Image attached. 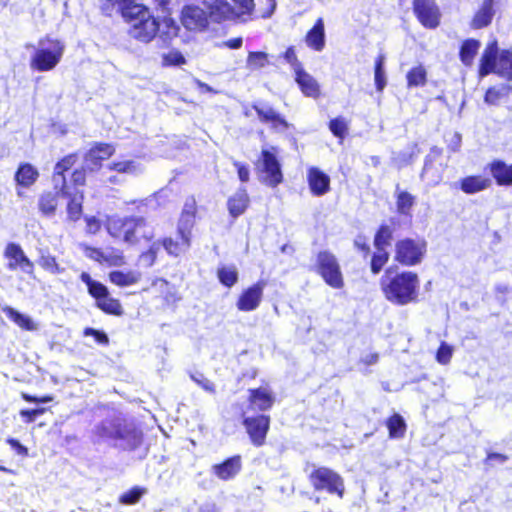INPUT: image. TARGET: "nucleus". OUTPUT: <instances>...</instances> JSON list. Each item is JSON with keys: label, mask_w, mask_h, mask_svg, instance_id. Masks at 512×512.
I'll return each instance as SVG.
<instances>
[{"label": "nucleus", "mask_w": 512, "mask_h": 512, "mask_svg": "<svg viewBox=\"0 0 512 512\" xmlns=\"http://www.w3.org/2000/svg\"><path fill=\"white\" fill-rule=\"evenodd\" d=\"M125 21L130 23L129 35L143 43H149L158 35V41L166 46L177 36L179 26L173 19H165L161 24L144 5H133Z\"/></svg>", "instance_id": "obj_1"}, {"label": "nucleus", "mask_w": 512, "mask_h": 512, "mask_svg": "<svg viewBox=\"0 0 512 512\" xmlns=\"http://www.w3.org/2000/svg\"><path fill=\"white\" fill-rule=\"evenodd\" d=\"M385 298L399 306L415 303L419 295V277L411 271H403L392 275V267L385 270L380 280Z\"/></svg>", "instance_id": "obj_2"}, {"label": "nucleus", "mask_w": 512, "mask_h": 512, "mask_svg": "<svg viewBox=\"0 0 512 512\" xmlns=\"http://www.w3.org/2000/svg\"><path fill=\"white\" fill-rule=\"evenodd\" d=\"M478 73L481 78L494 73L508 81L512 80V52L500 50L495 40L490 42L481 56Z\"/></svg>", "instance_id": "obj_3"}, {"label": "nucleus", "mask_w": 512, "mask_h": 512, "mask_svg": "<svg viewBox=\"0 0 512 512\" xmlns=\"http://www.w3.org/2000/svg\"><path fill=\"white\" fill-rule=\"evenodd\" d=\"M101 435L126 440L131 446L137 448L141 445L142 432L136 425L120 414L108 417L98 426Z\"/></svg>", "instance_id": "obj_4"}, {"label": "nucleus", "mask_w": 512, "mask_h": 512, "mask_svg": "<svg viewBox=\"0 0 512 512\" xmlns=\"http://www.w3.org/2000/svg\"><path fill=\"white\" fill-rule=\"evenodd\" d=\"M232 6L227 0H204L203 3L209 9L211 19L220 23L225 20L246 21L244 16H250L254 10V0H233Z\"/></svg>", "instance_id": "obj_5"}, {"label": "nucleus", "mask_w": 512, "mask_h": 512, "mask_svg": "<svg viewBox=\"0 0 512 512\" xmlns=\"http://www.w3.org/2000/svg\"><path fill=\"white\" fill-rule=\"evenodd\" d=\"M111 225L123 235L124 242L130 245L139 243L141 239L149 241L154 237L153 228L142 216L117 218L111 221Z\"/></svg>", "instance_id": "obj_6"}, {"label": "nucleus", "mask_w": 512, "mask_h": 512, "mask_svg": "<svg viewBox=\"0 0 512 512\" xmlns=\"http://www.w3.org/2000/svg\"><path fill=\"white\" fill-rule=\"evenodd\" d=\"M64 50L65 45L59 40H41L31 56L30 67L39 72L51 71L60 62Z\"/></svg>", "instance_id": "obj_7"}, {"label": "nucleus", "mask_w": 512, "mask_h": 512, "mask_svg": "<svg viewBox=\"0 0 512 512\" xmlns=\"http://www.w3.org/2000/svg\"><path fill=\"white\" fill-rule=\"evenodd\" d=\"M80 280L87 286L88 294L95 299V305L106 314L121 316L124 311L118 299L111 297L106 285L94 280L88 272L80 274Z\"/></svg>", "instance_id": "obj_8"}, {"label": "nucleus", "mask_w": 512, "mask_h": 512, "mask_svg": "<svg viewBox=\"0 0 512 512\" xmlns=\"http://www.w3.org/2000/svg\"><path fill=\"white\" fill-rule=\"evenodd\" d=\"M314 271L322 277L328 286L334 289H341L344 286L340 264L330 251H320L316 255Z\"/></svg>", "instance_id": "obj_9"}, {"label": "nucleus", "mask_w": 512, "mask_h": 512, "mask_svg": "<svg viewBox=\"0 0 512 512\" xmlns=\"http://www.w3.org/2000/svg\"><path fill=\"white\" fill-rule=\"evenodd\" d=\"M309 481L315 491H326L343 498L345 486L342 477L326 467L314 469L309 475Z\"/></svg>", "instance_id": "obj_10"}, {"label": "nucleus", "mask_w": 512, "mask_h": 512, "mask_svg": "<svg viewBox=\"0 0 512 512\" xmlns=\"http://www.w3.org/2000/svg\"><path fill=\"white\" fill-rule=\"evenodd\" d=\"M427 244L424 240L412 238L398 240L395 244V260L405 266H415L422 262Z\"/></svg>", "instance_id": "obj_11"}, {"label": "nucleus", "mask_w": 512, "mask_h": 512, "mask_svg": "<svg viewBox=\"0 0 512 512\" xmlns=\"http://www.w3.org/2000/svg\"><path fill=\"white\" fill-rule=\"evenodd\" d=\"M276 153L275 147L262 149L258 163V169L262 174L260 180L270 187H276L283 181L281 163Z\"/></svg>", "instance_id": "obj_12"}, {"label": "nucleus", "mask_w": 512, "mask_h": 512, "mask_svg": "<svg viewBox=\"0 0 512 512\" xmlns=\"http://www.w3.org/2000/svg\"><path fill=\"white\" fill-rule=\"evenodd\" d=\"M413 10L420 23L429 29L440 24V11L434 0H414Z\"/></svg>", "instance_id": "obj_13"}, {"label": "nucleus", "mask_w": 512, "mask_h": 512, "mask_svg": "<svg viewBox=\"0 0 512 512\" xmlns=\"http://www.w3.org/2000/svg\"><path fill=\"white\" fill-rule=\"evenodd\" d=\"M252 108L259 120L264 124H269L271 129L285 131L289 128L290 124L286 119L268 103L257 102L252 105Z\"/></svg>", "instance_id": "obj_14"}, {"label": "nucleus", "mask_w": 512, "mask_h": 512, "mask_svg": "<svg viewBox=\"0 0 512 512\" xmlns=\"http://www.w3.org/2000/svg\"><path fill=\"white\" fill-rule=\"evenodd\" d=\"M208 12L199 6L185 5L181 12V22L188 30H204L208 26V17L211 18L209 9Z\"/></svg>", "instance_id": "obj_15"}, {"label": "nucleus", "mask_w": 512, "mask_h": 512, "mask_svg": "<svg viewBox=\"0 0 512 512\" xmlns=\"http://www.w3.org/2000/svg\"><path fill=\"white\" fill-rule=\"evenodd\" d=\"M78 156L75 153L69 154L58 161L54 167L53 184L54 189L59 190L62 197L72 196L70 187L67 185L64 173L69 170L77 161Z\"/></svg>", "instance_id": "obj_16"}, {"label": "nucleus", "mask_w": 512, "mask_h": 512, "mask_svg": "<svg viewBox=\"0 0 512 512\" xmlns=\"http://www.w3.org/2000/svg\"><path fill=\"white\" fill-rule=\"evenodd\" d=\"M270 418L266 415H258L256 417H244L243 425L249 434L252 443L256 446L264 444L266 434L269 429Z\"/></svg>", "instance_id": "obj_17"}, {"label": "nucleus", "mask_w": 512, "mask_h": 512, "mask_svg": "<svg viewBox=\"0 0 512 512\" xmlns=\"http://www.w3.org/2000/svg\"><path fill=\"white\" fill-rule=\"evenodd\" d=\"M265 286L266 283L264 281H258L257 283L245 289L238 298L236 303L237 308L240 311L245 312L257 309L262 300Z\"/></svg>", "instance_id": "obj_18"}, {"label": "nucleus", "mask_w": 512, "mask_h": 512, "mask_svg": "<svg viewBox=\"0 0 512 512\" xmlns=\"http://www.w3.org/2000/svg\"><path fill=\"white\" fill-rule=\"evenodd\" d=\"M5 257L11 261L8 263L10 270L20 268L24 273L31 274L34 269L33 262L25 255L22 247L14 242L8 243L5 251Z\"/></svg>", "instance_id": "obj_19"}, {"label": "nucleus", "mask_w": 512, "mask_h": 512, "mask_svg": "<svg viewBox=\"0 0 512 512\" xmlns=\"http://www.w3.org/2000/svg\"><path fill=\"white\" fill-rule=\"evenodd\" d=\"M115 149L106 143H97L84 156V167L93 172L102 166V161L109 158Z\"/></svg>", "instance_id": "obj_20"}, {"label": "nucleus", "mask_w": 512, "mask_h": 512, "mask_svg": "<svg viewBox=\"0 0 512 512\" xmlns=\"http://www.w3.org/2000/svg\"><path fill=\"white\" fill-rule=\"evenodd\" d=\"M307 182L312 195L323 196L330 191V176L318 167H310L307 171Z\"/></svg>", "instance_id": "obj_21"}, {"label": "nucleus", "mask_w": 512, "mask_h": 512, "mask_svg": "<svg viewBox=\"0 0 512 512\" xmlns=\"http://www.w3.org/2000/svg\"><path fill=\"white\" fill-rule=\"evenodd\" d=\"M500 0H483L479 9L470 22L472 29H482L489 26L495 16V6Z\"/></svg>", "instance_id": "obj_22"}, {"label": "nucleus", "mask_w": 512, "mask_h": 512, "mask_svg": "<svg viewBox=\"0 0 512 512\" xmlns=\"http://www.w3.org/2000/svg\"><path fill=\"white\" fill-rule=\"evenodd\" d=\"M242 469L240 455H234L223 462L213 465V473L221 480L227 481L234 478Z\"/></svg>", "instance_id": "obj_23"}, {"label": "nucleus", "mask_w": 512, "mask_h": 512, "mask_svg": "<svg viewBox=\"0 0 512 512\" xmlns=\"http://www.w3.org/2000/svg\"><path fill=\"white\" fill-rule=\"evenodd\" d=\"M487 168L498 186H512V164L496 159Z\"/></svg>", "instance_id": "obj_24"}, {"label": "nucleus", "mask_w": 512, "mask_h": 512, "mask_svg": "<svg viewBox=\"0 0 512 512\" xmlns=\"http://www.w3.org/2000/svg\"><path fill=\"white\" fill-rule=\"evenodd\" d=\"M492 184L491 179L481 175H471L460 179L455 186L466 194H475L486 190Z\"/></svg>", "instance_id": "obj_25"}, {"label": "nucleus", "mask_w": 512, "mask_h": 512, "mask_svg": "<svg viewBox=\"0 0 512 512\" xmlns=\"http://www.w3.org/2000/svg\"><path fill=\"white\" fill-rule=\"evenodd\" d=\"M294 74L295 81L305 96L317 98L320 95V86L318 82L312 75L307 73L304 68Z\"/></svg>", "instance_id": "obj_26"}, {"label": "nucleus", "mask_w": 512, "mask_h": 512, "mask_svg": "<svg viewBox=\"0 0 512 512\" xmlns=\"http://www.w3.org/2000/svg\"><path fill=\"white\" fill-rule=\"evenodd\" d=\"M305 42L315 51H322L325 47V26L322 18H318L313 27L307 32Z\"/></svg>", "instance_id": "obj_27"}, {"label": "nucleus", "mask_w": 512, "mask_h": 512, "mask_svg": "<svg viewBox=\"0 0 512 512\" xmlns=\"http://www.w3.org/2000/svg\"><path fill=\"white\" fill-rule=\"evenodd\" d=\"M275 401L274 396L265 388L249 389L250 405L259 411L269 410Z\"/></svg>", "instance_id": "obj_28"}, {"label": "nucleus", "mask_w": 512, "mask_h": 512, "mask_svg": "<svg viewBox=\"0 0 512 512\" xmlns=\"http://www.w3.org/2000/svg\"><path fill=\"white\" fill-rule=\"evenodd\" d=\"M39 177V172L36 167L30 163H21L14 175V180L17 185L28 188L33 185Z\"/></svg>", "instance_id": "obj_29"}, {"label": "nucleus", "mask_w": 512, "mask_h": 512, "mask_svg": "<svg viewBox=\"0 0 512 512\" xmlns=\"http://www.w3.org/2000/svg\"><path fill=\"white\" fill-rule=\"evenodd\" d=\"M133 5L138 4L134 0H101V9L105 15L111 16L116 12L124 19L131 12Z\"/></svg>", "instance_id": "obj_30"}, {"label": "nucleus", "mask_w": 512, "mask_h": 512, "mask_svg": "<svg viewBox=\"0 0 512 512\" xmlns=\"http://www.w3.org/2000/svg\"><path fill=\"white\" fill-rule=\"evenodd\" d=\"M249 196L246 189L240 188L233 196L228 199L227 207L229 214L233 218L242 215L248 207Z\"/></svg>", "instance_id": "obj_31"}, {"label": "nucleus", "mask_w": 512, "mask_h": 512, "mask_svg": "<svg viewBox=\"0 0 512 512\" xmlns=\"http://www.w3.org/2000/svg\"><path fill=\"white\" fill-rule=\"evenodd\" d=\"M6 316L18 325L21 329L26 331L37 330V325L34 320L27 314H24L11 306H4L2 308Z\"/></svg>", "instance_id": "obj_32"}, {"label": "nucleus", "mask_w": 512, "mask_h": 512, "mask_svg": "<svg viewBox=\"0 0 512 512\" xmlns=\"http://www.w3.org/2000/svg\"><path fill=\"white\" fill-rule=\"evenodd\" d=\"M108 276L109 280L119 287L134 285L141 279V273L135 270H113L109 273Z\"/></svg>", "instance_id": "obj_33"}, {"label": "nucleus", "mask_w": 512, "mask_h": 512, "mask_svg": "<svg viewBox=\"0 0 512 512\" xmlns=\"http://www.w3.org/2000/svg\"><path fill=\"white\" fill-rule=\"evenodd\" d=\"M395 197L397 212L403 216L411 215V209L415 205L416 198L411 193L400 190L399 184L396 185Z\"/></svg>", "instance_id": "obj_34"}, {"label": "nucleus", "mask_w": 512, "mask_h": 512, "mask_svg": "<svg viewBox=\"0 0 512 512\" xmlns=\"http://www.w3.org/2000/svg\"><path fill=\"white\" fill-rule=\"evenodd\" d=\"M480 46V41L474 38H469L462 42L459 57L465 66H470L473 63Z\"/></svg>", "instance_id": "obj_35"}, {"label": "nucleus", "mask_w": 512, "mask_h": 512, "mask_svg": "<svg viewBox=\"0 0 512 512\" xmlns=\"http://www.w3.org/2000/svg\"><path fill=\"white\" fill-rule=\"evenodd\" d=\"M512 90L509 84H500L489 87L484 95V102L488 105L497 106L501 99L507 97Z\"/></svg>", "instance_id": "obj_36"}, {"label": "nucleus", "mask_w": 512, "mask_h": 512, "mask_svg": "<svg viewBox=\"0 0 512 512\" xmlns=\"http://www.w3.org/2000/svg\"><path fill=\"white\" fill-rule=\"evenodd\" d=\"M394 230L387 224H381L377 229L373 244L376 250H386L393 240Z\"/></svg>", "instance_id": "obj_37"}, {"label": "nucleus", "mask_w": 512, "mask_h": 512, "mask_svg": "<svg viewBox=\"0 0 512 512\" xmlns=\"http://www.w3.org/2000/svg\"><path fill=\"white\" fill-rule=\"evenodd\" d=\"M57 196H62L59 193V190H56V192H45L40 196L38 207L45 216L50 217L55 214L57 208Z\"/></svg>", "instance_id": "obj_38"}, {"label": "nucleus", "mask_w": 512, "mask_h": 512, "mask_svg": "<svg viewBox=\"0 0 512 512\" xmlns=\"http://www.w3.org/2000/svg\"><path fill=\"white\" fill-rule=\"evenodd\" d=\"M374 82L378 92H382L387 84L384 54H379L375 60Z\"/></svg>", "instance_id": "obj_39"}, {"label": "nucleus", "mask_w": 512, "mask_h": 512, "mask_svg": "<svg viewBox=\"0 0 512 512\" xmlns=\"http://www.w3.org/2000/svg\"><path fill=\"white\" fill-rule=\"evenodd\" d=\"M406 79L409 88L422 87L427 82V71L422 65H418L407 72Z\"/></svg>", "instance_id": "obj_40"}, {"label": "nucleus", "mask_w": 512, "mask_h": 512, "mask_svg": "<svg viewBox=\"0 0 512 512\" xmlns=\"http://www.w3.org/2000/svg\"><path fill=\"white\" fill-rule=\"evenodd\" d=\"M220 283L228 288L234 286L238 281V271L234 266H222L217 271Z\"/></svg>", "instance_id": "obj_41"}, {"label": "nucleus", "mask_w": 512, "mask_h": 512, "mask_svg": "<svg viewBox=\"0 0 512 512\" xmlns=\"http://www.w3.org/2000/svg\"><path fill=\"white\" fill-rule=\"evenodd\" d=\"M387 428L389 431V435L392 438H399L403 436L405 430H406V423L404 421V418L400 414H393L388 420H387Z\"/></svg>", "instance_id": "obj_42"}, {"label": "nucleus", "mask_w": 512, "mask_h": 512, "mask_svg": "<svg viewBox=\"0 0 512 512\" xmlns=\"http://www.w3.org/2000/svg\"><path fill=\"white\" fill-rule=\"evenodd\" d=\"M195 216L187 213H181V217L178 223V232L181 235L183 244L189 245L190 230L194 225Z\"/></svg>", "instance_id": "obj_43"}, {"label": "nucleus", "mask_w": 512, "mask_h": 512, "mask_svg": "<svg viewBox=\"0 0 512 512\" xmlns=\"http://www.w3.org/2000/svg\"><path fill=\"white\" fill-rule=\"evenodd\" d=\"M145 493V488L134 486L119 496V502L124 505H134L139 502Z\"/></svg>", "instance_id": "obj_44"}, {"label": "nucleus", "mask_w": 512, "mask_h": 512, "mask_svg": "<svg viewBox=\"0 0 512 512\" xmlns=\"http://www.w3.org/2000/svg\"><path fill=\"white\" fill-rule=\"evenodd\" d=\"M38 264L46 271L52 274H61L64 271V268H61L54 256H52L48 252H44L41 250V256L38 261Z\"/></svg>", "instance_id": "obj_45"}, {"label": "nucleus", "mask_w": 512, "mask_h": 512, "mask_svg": "<svg viewBox=\"0 0 512 512\" xmlns=\"http://www.w3.org/2000/svg\"><path fill=\"white\" fill-rule=\"evenodd\" d=\"M389 257L390 254L387 250H376V252L373 253L370 262L371 272L374 275L379 274L384 265L389 261Z\"/></svg>", "instance_id": "obj_46"}, {"label": "nucleus", "mask_w": 512, "mask_h": 512, "mask_svg": "<svg viewBox=\"0 0 512 512\" xmlns=\"http://www.w3.org/2000/svg\"><path fill=\"white\" fill-rule=\"evenodd\" d=\"M268 64V54L262 51L249 52L247 57V68L256 70Z\"/></svg>", "instance_id": "obj_47"}, {"label": "nucleus", "mask_w": 512, "mask_h": 512, "mask_svg": "<svg viewBox=\"0 0 512 512\" xmlns=\"http://www.w3.org/2000/svg\"><path fill=\"white\" fill-rule=\"evenodd\" d=\"M160 249L161 245L159 242L152 243L150 248L140 255L139 261L141 262V264L145 267H151L155 263L157 254L160 251Z\"/></svg>", "instance_id": "obj_48"}, {"label": "nucleus", "mask_w": 512, "mask_h": 512, "mask_svg": "<svg viewBox=\"0 0 512 512\" xmlns=\"http://www.w3.org/2000/svg\"><path fill=\"white\" fill-rule=\"evenodd\" d=\"M103 263L109 266H122L125 263L124 256L121 251L108 248L104 251Z\"/></svg>", "instance_id": "obj_49"}, {"label": "nucleus", "mask_w": 512, "mask_h": 512, "mask_svg": "<svg viewBox=\"0 0 512 512\" xmlns=\"http://www.w3.org/2000/svg\"><path fill=\"white\" fill-rule=\"evenodd\" d=\"M329 129L334 136L338 138H344L347 133L348 127L344 118L336 117L330 120Z\"/></svg>", "instance_id": "obj_50"}, {"label": "nucleus", "mask_w": 512, "mask_h": 512, "mask_svg": "<svg viewBox=\"0 0 512 512\" xmlns=\"http://www.w3.org/2000/svg\"><path fill=\"white\" fill-rule=\"evenodd\" d=\"M109 169L119 173H135L137 163L133 160L116 161L110 164Z\"/></svg>", "instance_id": "obj_51"}, {"label": "nucleus", "mask_w": 512, "mask_h": 512, "mask_svg": "<svg viewBox=\"0 0 512 512\" xmlns=\"http://www.w3.org/2000/svg\"><path fill=\"white\" fill-rule=\"evenodd\" d=\"M83 335L85 337H93L94 341L99 345H108L109 344V337L107 333L103 330H99L92 327H86L83 330Z\"/></svg>", "instance_id": "obj_52"}, {"label": "nucleus", "mask_w": 512, "mask_h": 512, "mask_svg": "<svg viewBox=\"0 0 512 512\" xmlns=\"http://www.w3.org/2000/svg\"><path fill=\"white\" fill-rule=\"evenodd\" d=\"M453 354V348L446 342H441L437 352H436V360L440 364H447Z\"/></svg>", "instance_id": "obj_53"}, {"label": "nucleus", "mask_w": 512, "mask_h": 512, "mask_svg": "<svg viewBox=\"0 0 512 512\" xmlns=\"http://www.w3.org/2000/svg\"><path fill=\"white\" fill-rule=\"evenodd\" d=\"M282 57L291 66L294 73L303 68L302 63L298 60L294 46H290L283 53Z\"/></svg>", "instance_id": "obj_54"}, {"label": "nucleus", "mask_w": 512, "mask_h": 512, "mask_svg": "<svg viewBox=\"0 0 512 512\" xmlns=\"http://www.w3.org/2000/svg\"><path fill=\"white\" fill-rule=\"evenodd\" d=\"M69 198L70 200L67 205L68 217L72 221H77L82 214V204L75 197L71 198L70 196Z\"/></svg>", "instance_id": "obj_55"}, {"label": "nucleus", "mask_w": 512, "mask_h": 512, "mask_svg": "<svg viewBox=\"0 0 512 512\" xmlns=\"http://www.w3.org/2000/svg\"><path fill=\"white\" fill-rule=\"evenodd\" d=\"M80 247L82 248V250L87 258L92 259L100 264H103V257H104L103 250H101L99 248L91 247L87 244H81Z\"/></svg>", "instance_id": "obj_56"}, {"label": "nucleus", "mask_w": 512, "mask_h": 512, "mask_svg": "<svg viewBox=\"0 0 512 512\" xmlns=\"http://www.w3.org/2000/svg\"><path fill=\"white\" fill-rule=\"evenodd\" d=\"M191 379L197 383L203 390L209 393H215V385L207 379L202 373L191 374Z\"/></svg>", "instance_id": "obj_57"}, {"label": "nucleus", "mask_w": 512, "mask_h": 512, "mask_svg": "<svg viewBox=\"0 0 512 512\" xmlns=\"http://www.w3.org/2000/svg\"><path fill=\"white\" fill-rule=\"evenodd\" d=\"M164 64L180 66L186 62L185 57L179 51H172L163 56Z\"/></svg>", "instance_id": "obj_58"}, {"label": "nucleus", "mask_w": 512, "mask_h": 512, "mask_svg": "<svg viewBox=\"0 0 512 512\" xmlns=\"http://www.w3.org/2000/svg\"><path fill=\"white\" fill-rule=\"evenodd\" d=\"M161 247H163L168 254L177 256L180 252L179 243L175 242L171 238H165L162 243H160Z\"/></svg>", "instance_id": "obj_59"}, {"label": "nucleus", "mask_w": 512, "mask_h": 512, "mask_svg": "<svg viewBox=\"0 0 512 512\" xmlns=\"http://www.w3.org/2000/svg\"><path fill=\"white\" fill-rule=\"evenodd\" d=\"M234 166L237 168L238 177L241 182L245 183L249 181L250 171L246 164L234 161Z\"/></svg>", "instance_id": "obj_60"}, {"label": "nucleus", "mask_w": 512, "mask_h": 512, "mask_svg": "<svg viewBox=\"0 0 512 512\" xmlns=\"http://www.w3.org/2000/svg\"><path fill=\"white\" fill-rule=\"evenodd\" d=\"M354 246L358 250L362 251L365 256L370 253V246L367 243V239L364 235L359 234L356 236V238L354 239Z\"/></svg>", "instance_id": "obj_61"}, {"label": "nucleus", "mask_w": 512, "mask_h": 512, "mask_svg": "<svg viewBox=\"0 0 512 512\" xmlns=\"http://www.w3.org/2000/svg\"><path fill=\"white\" fill-rule=\"evenodd\" d=\"M20 414L27 422H33L40 414H42V411L39 409H25L22 410Z\"/></svg>", "instance_id": "obj_62"}, {"label": "nucleus", "mask_w": 512, "mask_h": 512, "mask_svg": "<svg viewBox=\"0 0 512 512\" xmlns=\"http://www.w3.org/2000/svg\"><path fill=\"white\" fill-rule=\"evenodd\" d=\"M87 169H85V167L83 166L82 169L80 170H75L73 173H72V181L75 185H84L85 183V179H86V175H85V171Z\"/></svg>", "instance_id": "obj_63"}, {"label": "nucleus", "mask_w": 512, "mask_h": 512, "mask_svg": "<svg viewBox=\"0 0 512 512\" xmlns=\"http://www.w3.org/2000/svg\"><path fill=\"white\" fill-rule=\"evenodd\" d=\"M461 140H462L461 134L458 133V132L454 133L452 138L450 139V142L448 144V148L452 152L459 151L460 146H461Z\"/></svg>", "instance_id": "obj_64"}]
</instances>
